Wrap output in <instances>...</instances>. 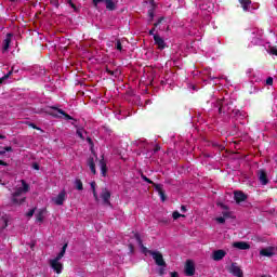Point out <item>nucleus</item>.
<instances>
[{
	"label": "nucleus",
	"instance_id": "obj_1",
	"mask_svg": "<svg viewBox=\"0 0 277 277\" xmlns=\"http://www.w3.org/2000/svg\"><path fill=\"white\" fill-rule=\"evenodd\" d=\"M22 186L23 187L16 188V190L12 194L13 205H23L25 202V200H27L26 197H23L21 199H18V198H19V196H23V194H27V192H29V184H27V182H25V180H22Z\"/></svg>",
	"mask_w": 277,
	"mask_h": 277
},
{
	"label": "nucleus",
	"instance_id": "obj_2",
	"mask_svg": "<svg viewBox=\"0 0 277 277\" xmlns=\"http://www.w3.org/2000/svg\"><path fill=\"white\" fill-rule=\"evenodd\" d=\"M230 105L233 102L226 100H217L215 103V107L219 109V114H230Z\"/></svg>",
	"mask_w": 277,
	"mask_h": 277
},
{
	"label": "nucleus",
	"instance_id": "obj_3",
	"mask_svg": "<svg viewBox=\"0 0 277 277\" xmlns=\"http://www.w3.org/2000/svg\"><path fill=\"white\" fill-rule=\"evenodd\" d=\"M92 3L96 10H98V3H105L108 12H114L116 10V2L114 0H92Z\"/></svg>",
	"mask_w": 277,
	"mask_h": 277
},
{
	"label": "nucleus",
	"instance_id": "obj_4",
	"mask_svg": "<svg viewBox=\"0 0 277 277\" xmlns=\"http://www.w3.org/2000/svg\"><path fill=\"white\" fill-rule=\"evenodd\" d=\"M150 256H153L156 265L158 267H166V260H163V254L159 251H149Z\"/></svg>",
	"mask_w": 277,
	"mask_h": 277
},
{
	"label": "nucleus",
	"instance_id": "obj_5",
	"mask_svg": "<svg viewBox=\"0 0 277 277\" xmlns=\"http://www.w3.org/2000/svg\"><path fill=\"white\" fill-rule=\"evenodd\" d=\"M52 202H54L56 207H62V205L66 202V190H61L56 197L52 198Z\"/></svg>",
	"mask_w": 277,
	"mask_h": 277
},
{
	"label": "nucleus",
	"instance_id": "obj_6",
	"mask_svg": "<svg viewBox=\"0 0 277 277\" xmlns=\"http://www.w3.org/2000/svg\"><path fill=\"white\" fill-rule=\"evenodd\" d=\"M154 44H156L159 51H163V49L168 48L166 40H163V38H161L159 35H154Z\"/></svg>",
	"mask_w": 277,
	"mask_h": 277
},
{
	"label": "nucleus",
	"instance_id": "obj_7",
	"mask_svg": "<svg viewBox=\"0 0 277 277\" xmlns=\"http://www.w3.org/2000/svg\"><path fill=\"white\" fill-rule=\"evenodd\" d=\"M185 274H186V276H194V274H196V265L194 264V261H192V260L186 261Z\"/></svg>",
	"mask_w": 277,
	"mask_h": 277
},
{
	"label": "nucleus",
	"instance_id": "obj_8",
	"mask_svg": "<svg viewBox=\"0 0 277 277\" xmlns=\"http://www.w3.org/2000/svg\"><path fill=\"white\" fill-rule=\"evenodd\" d=\"M101 198L104 205L111 207V201H109L111 199V193L107 188L102 189Z\"/></svg>",
	"mask_w": 277,
	"mask_h": 277
},
{
	"label": "nucleus",
	"instance_id": "obj_9",
	"mask_svg": "<svg viewBox=\"0 0 277 277\" xmlns=\"http://www.w3.org/2000/svg\"><path fill=\"white\" fill-rule=\"evenodd\" d=\"M258 179L261 185H267L269 183V177H267V171H265V169H260L258 171Z\"/></svg>",
	"mask_w": 277,
	"mask_h": 277
},
{
	"label": "nucleus",
	"instance_id": "obj_10",
	"mask_svg": "<svg viewBox=\"0 0 277 277\" xmlns=\"http://www.w3.org/2000/svg\"><path fill=\"white\" fill-rule=\"evenodd\" d=\"M234 200H236L237 205H241V202H246L248 200V195L241 190H236L234 192Z\"/></svg>",
	"mask_w": 277,
	"mask_h": 277
},
{
	"label": "nucleus",
	"instance_id": "obj_11",
	"mask_svg": "<svg viewBox=\"0 0 277 277\" xmlns=\"http://www.w3.org/2000/svg\"><path fill=\"white\" fill-rule=\"evenodd\" d=\"M12 32H8L5 39L2 42V53H5L10 50V44H12V38H13Z\"/></svg>",
	"mask_w": 277,
	"mask_h": 277
},
{
	"label": "nucleus",
	"instance_id": "obj_12",
	"mask_svg": "<svg viewBox=\"0 0 277 277\" xmlns=\"http://www.w3.org/2000/svg\"><path fill=\"white\" fill-rule=\"evenodd\" d=\"M134 239H136V242L142 249L143 254H150V252H153V250H148V248L144 246V242L142 241V237L140 236V233L134 234Z\"/></svg>",
	"mask_w": 277,
	"mask_h": 277
},
{
	"label": "nucleus",
	"instance_id": "obj_13",
	"mask_svg": "<svg viewBox=\"0 0 277 277\" xmlns=\"http://www.w3.org/2000/svg\"><path fill=\"white\" fill-rule=\"evenodd\" d=\"M274 247H266L260 250V256H266L267 259H272L276 254Z\"/></svg>",
	"mask_w": 277,
	"mask_h": 277
},
{
	"label": "nucleus",
	"instance_id": "obj_14",
	"mask_svg": "<svg viewBox=\"0 0 277 277\" xmlns=\"http://www.w3.org/2000/svg\"><path fill=\"white\" fill-rule=\"evenodd\" d=\"M50 267H52L56 274H62V271L64 269V264H62L57 260H50Z\"/></svg>",
	"mask_w": 277,
	"mask_h": 277
},
{
	"label": "nucleus",
	"instance_id": "obj_15",
	"mask_svg": "<svg viewBox=\"0 0 277 277\" xmlns=\"http://www.w3.org/2000/svg\"><path fill=\"white\" fill-rule=\"evenodd\" d=\"M154 188L156 189V192L160 196L162 202H166L168 197L166 196V190H163V185H161V184H154Z\"/></svg>",
	"mask_w": 277,
	"mask_h": 277
},
{
	"label": "nucleus",
	"instance_id": "obj_16",
	"mask_svg": "<svg viewBox=\"0 0 277 277\" xmlns=\"http://www.w3.org/2000/svg\"><path fill=\"white\" fill-rule=\"evenodd\" d=\"M229 272H230V274H233V276L243 277V271H241V268L239 266H237L236 263L232 264Z\"/></svg>",
	"mask_w": 277,
	"mask_h": 277
},
{
	"label": "nucleus",
	"instance_id": "obj_17",
	"mask_svg": "<svg viewBox=\"0 0 277 277\" xmlns=\"http://www.w3.org/2000/svg\"><path fill=\"white\" fill-rule=\"evenodd\" d=\"M226 256V251L220 249L212 252V260L213 261H222Z\"/></svg>",
	"mask_w": 277,
	"mask_h": 277
},
{
	"label": "nucleus",
	"instance_id": "obj_18",
	"mask_svg": "<svg viewBox=\"0 0 277 277\" xmlns=\"http://www.w3.org/2000/svg\"><path fill=\"white\" fill-rule=\"evenodd\" d=\"M234 248H237L238 250H250V243L246 241H237L233 243Z\"/></svg>",
	"mask_w": 277,
	"mask_h": 277
},
{
	"label": "nucleus",
	"instance_id": "obj_19",
	"mask_svg": "<svg viewBox=\"0 0 277 277\" xmlns=\"http://www.w3.org/2000/svg\"><path fill=\"white\" fill-rule=\"evenodd\" d=\"M100 168H101V176H107V162H105V158L102 156L100 160Z\"/></svg>",
	"mask_w": 277,
	"mask_h": 277
},
{
	"label": "nucleus",
	"instance_id": "obj_20",
	"mask_svg": "<svg viewBox=\"0 0 277 277\" xmlns=\"http://www.w3.org/2000/svg\"><path fill=\"white\" fill-rule=\"evenodd\" d=\"M51 109H54L55 111H57L58 114L64 116V118H66L67 120H76L75 118H72V116L68 115V113L64 111L62 108H57L56 106H52Z\"/></svg>",
	"mask_w": 277,
	"mask_h": 277
},
{
	"label": "nucleus",
	"instance_id": "obj_21",
	"mask_svg": "<svg viewBox=\"0 0 277 277\" xmlns=\"http://www.w3.org/2000/svg\"><path fill=\"white\" fill-rule=\"evenodd\" d=\"M151 8L148 10L147 14L149 16V23H153V19L155 18V0H150Z\"/></svg>",
	"mask_w": 277,
	"mask_h": 277
},
{
	"label": "nucleus",
	"instance_id": "obj_22",
	"mask_svg": "<svg viewBox=\"0 0 277 277\" xmlns=\"http://www.w3.org/2000/svg\"><path fill=\"white\" fill-rule=\"evenodd\" d=\"M68 248V243H65L62 247V250L60 251V253L56 255L55 259H53L54 261H62V259H64V254H66V249Z\"/></svg>",
	"mask_w": 277,
	"mask_h": 277
},
{
	"label": "nucleus",
	"instance_id": "obj_23",
	"mask_svg": "<svg viewBox=\"0 0 277 277\" xmlns=\"http://www.w3.org/2000/svg\"><path fill=\"white\" fill-rule=\"evenodd\" d=\"M239 3L245 12H248V8L252 5V0H239Z\"/></svg>",
	"mask_w": 277,
	"mask_h": 277
},
{
	"label": "nucleus",
	"instance_id": "obj_24",
	"mask_svg": "<svg viewBox=\"0 0 277 277\" xmlns=\"http://www.w3.org/2000/svg\"><path fill=\"white\" fill-rule=\"evenodd\" d=\"M88 166H89L92 174H96V163L94 162V159L92 157H90L88 159Z\"/></svg>",
	"mask_w": 277,
	"mask_h": 277
},
{
	"label": "nucleus",
	"instance_id": "obj_25",
	"mask_svg": "<svg viewBox=\"0 0 277 277\" xmlns=\"http://www.w3.org/2000/svg\"><path fill=\"white\" fill-rule=\"evenodd\" d=\"M141 179L145 183H148L149 185H153V187H155V185H157V183L153 182V180L148 179L145 174H141Z\"/></svg>",
	"mask_w": 277,
	"mask_h": 277
},
{
	"label": "nucleus",
	"instance_id": "obj_26",
	"mask_svg": "<svg viewBox=\"0 0 277 277\" xmlns=\"http://www.w3.org/2000/svg\"><path fill=\"white\" fill-rule=\"evenodd\" d=\"M36 220H37V222H44V210H40L36 214Z\"/></svg>",
	"mask_w": 277,
	"mask_h": 277
},
{
	"label": "nucleus",
	"instance_id": "obj_27",
	"mask_svg": "<svg viewBox=\"0 0 277 277\" xmlns=\"http://www.w3.org/2000/svg\"><path fill=\"white\" fill-rule=\"evenodd\" d=\"M232 115L234 116V118H243V113H241V110L239 109H233L232 110Z\"/></svg>",
	"mask_w": 277,
	"mask_h": 277
},
{
	"label": "nucleus",
	"instance_id": "obj_28",
	"mask_svg": "<svg viewBox=\"0 0 277 277\" xmlns=\"http://www.w3.org/2000/svg\"><path fill=\"white\" fill-rule=\"evenodd\" d=\"M75 185H76V189H78V192H82V189H83V182H81V180L77 179L75 181Z\"/></svg>",
	"mask_w": 277,
	"mask_h": 277
},
{
	"label": "nucleus",
	"instance_id": "obj_29",
	"mask_svg": "<svg viewBox=\"0 0 277 277\" xmlns=\"http://www.w3.org/2000/svg\"><path fill=\"white\" fill-rule=\"evenodd\" d=\"M172 217H173V220H179V217H185V214H181V213H179V211H174L172 213Z\"/></svg>",
	"mask_w": 277,
	"mask_h": 277
},
{
	"label": "nucleus",
	"instance_id": "obj_30",
	"mask_svg": "<svg viewBox=\"0 0 277 277\" xmlns=\"http://www.w3.org/2000/svg\"><path fill=\"white\" fill-rule=\"evenodd\" d=\"M116 49L117 51L122 52V42L120 41V39L116 40Z\"/></svg>",
	"mask_w": 277,
	"mask_h": 277
},
{
	"label": "nucleus",
	"instance_id": "obj_31",
	"mask_svg": "<svg viewBox=\"0 0 277 277\" xmlns=\"http://www.w3.org/2000/svg\"><path fill=\"white\" fill-rule=\"evenodd\" d=\"M76 133H77L78 137H80V140H82V141L85 140V136H83V130L77 129Z\"/></svg>",
	"mask_w": 277,
	"mask_h": 277
},
{
	"label": "nucleus",
	"instance_id": "obj_32",
	"mask_svg": "<svg viewBox=\"0 0 277 277\" xmlns=\"http://www.w3.org/2000/svg\"><path fill=\"white\" fill-rule=\"evenodd\" d=\"M222 215H223V217H224L225 220H228V219L233 217V213L229 212V211L223 212Z\"/></svg>",
	"mask_w": 277,
	"mask_h": 277
},
{
	"label": "nucleus",
	"instance_id": "obj_33",
	"mask_svg": "<svg viewBox=\"0 0 277 277\" xmlns=\"http://www.w3.org/2000/svg\"><path fill=\"white\" fill-rule=\"evenodd\" d=\"M34 213H36V208L30 209V210L26 213V217H34Z\"/></svg>",
	"mask_w": 277,
	"mask_h": 277
},
{
	"label": "nucleus",
	"instance_id": "obj_34",
	"mask_svg": "<svg viewBox=\"0 0 277 277\" xmlns=\"http://www.w3.org/2000/svg\"><path fill=\"white\" fill-rule=\"evenodd\" d=\"M51 5H54V8L60 9V0H51Z\"/></svg>",
	"mask_w": 277,
	"mask_h": 277
},
{
	"label": "nucleus",
	"instance_id": "obj_35",
	"mask_svg": "<svg viewBox=\"0 0 277 277\" xmlns=\"http://www.w3.org/2000/svg\"><path fill=\"white\" fill-rule=\"evenodd\" d=\"M163 21H166V17L161 16L155 24H154V27H159V25L161 23H163Z\"/></svg>",
	"mask_w": 277,
	"mask_h": 277
},
{
	"label": "nucleus",
	"instance_id": "obj_36",
	"mask_svg": "<svg viewBox=\"0 0 277 277\" xmlns=\"http://www.w3.org/2000/svg\"><path fill=\"white\" fill-rule=\"evenodd\" d=\"M12 75V70H10L8 74H5L0 80H2V83L6 80L10 79V76Z\"/></svg>",
	"mask_w": 277,
	"mask_h": 277
},
{
	"label": "nucleus",
	"instance_id": "obj_37",
	"mask_svg": "<svg viewBox=\"0 0 277 277\" xmlns=\"http://www.w3.org/2000/svg\"><path fill=\"white\" fill-rule=\"evenodd\" d=\"M216 222L219 224H225L226 223V219L224 216H219V217H216Z\"/></svg>",
	"mask_w": 277,
	"mask_h": 277
},
{
	"label": "nucleus",
	"instance_id": "obj_38",
	"mask_svg": "<svg viewBox=\"0 0 277 277\" xmlns=\"http://www.w3.org/2000/svg\"><path fill=\"white\" fill-rule=\"evenodd\" d=\"M266 85H274V78L268 77V78L266 79Z\"/></svg>",
	"mask_w": 277,
	"mask_h": 277
},
{
	"label": "nucleus",
	"instance_id": "obj_39",
	"mask_svg": "<svg viewBox=\"0 0 277 277\" xmlns=\"http://www.w3.org/2000/svg\"><path fill=\"white\" fill-rule=\"evenodd\" d=\"M156 29H157V27H153L150 30H149V36H159V34H155V31H156Z\"/></svg>",
	"mask_w": 277,
	"mask_h": 277
},
{
	"label": "nucleus",
	"instance_id": "obj_40",
	"mask_svg": "<svg viewBox=\"0 0 277 277\" xmlns=\"http://www.w3.org/2000/svg\"><path fill=\"white\" fill-rule=\"evenodd\" d=\"M67 3L70 5V8H72V10H77V5L72 3V0H67Z\"/></svg>",
	"mask_w": 277,
	"mask_h": 277
},
{
	"label": "nucleus",
	"instance_id": "obj_41",
	"mask_svg": "<svg viewBox=\"0 0 277 277\" xmlns=\"http://www.w3.org/2000/svg\"><path fill=\"white\" fill-rule=\"evenodd\" d=\"M4 153H12L14 149L12 148V146H5L3 147Z\"/></svg>",
	"mask_w": 277,
	"mask_h": 277
},
{
	"label": "nucleus",
	"instance_id": "obj_42",
	"mask_svg": "<svg viewBox=\"0 0 277 277\" xmlns=\"http://www.w3.org/2000/svg\"><path fill=\"white\" fill-rule=\"evenodd\" d=\"M3 226L2 228H8V217H2Z\"/></svg>",
	"mask_w": 277,
	"mask_h": 277
},
{
	"label": "nucleus",
	"instance_id": "obj_43",
	"mask_svg": "<svg viewBox=\"0 0 277 277\" xmlns=\"http://www.w3.org/2000/svg\"><path fill=\"white\" fill-rule=\"evenodd\" d=\"M87 142L90 144V146H94V141H92V137L88 136Z\"/></svg>",
	"mask_w": 277,
	"mask_h": 277
},
{
	"label": "nucleus",
	"instance_id": "obj_44",
	"mask_svg": "<svg viewBox=\"0 0 277 277\" xmlns=\"http://www.w3.org/2000/svg\"><path fill=\"white\" fill-rule=\"evenodd\" d=\"M91 189L92 192H96V182L91 183Z\"/></svg>",
	"mask_w": 277,
	"mask_h": 277
},
{
	"label": "nucleus",
	"instance_id": "obj_45",
	"mask_svg": "<svg viewBox=\"0 0 277 277\" xmlns=\"http://www.w3.org/2000/svg\"><path fill=\"white\" fill-rule=\"evenodd\" d=\"M92 192H93V197L95 201L98 202V194L96 193V190H92Z\"/></svg>",
	"mask_w": 277,
	"mask_h": 277
},
{
	"label": "nucleus",
	"instance_id": "obj_46",
	"mask_svg": "<svg viewBox=\"0 0 277 277\" xmlns=\"http://www.w3.org/2000/svg\"><path fill=\"white\" fill-rule=\"evenodd\" d=\"M271 53H272V55H276L277 56V49L276 48H272L271 49Z\"/></svg>",
	"mask_w": 277,
	"mask_h": 277
},
{
	"label": "nucleus",
	"instance_id": "obj_47",
	"mask_svg": "<svg viewBox=\"0 0 277 277\" xmlns=\"http://www.w3.org/2000/svg\"><path fill=\"white\" fill-rule=\"evenodd\" d=\"M106 72L107 75H110L111 77H114V70L106 68Z\"/></svg>",
	"mask_w": 277,
	"mask_h": 277
},
{
	"label": "nucleus",
	"instance_id": "obj_48",
	"mask_svg": "<svg viewBox=\"0 0 277 277\" xmlns=\"http://www.w3.org/2000/svg\"><path fill=\"white\" fill-rule=\"evenodd\" d=\"M181 211H182V213H187V207L186 206H181Z\"/></svg>",
	"mask_w": 277,
	"mask_h": 277
},
{
	"label": "nucleus",
	"instance_id": "obj_49",
	"mask_svg": "<svg viewBox=\"0 0 277 277\" xmlns=\"http://www.w3.org/2000/svg\"><path fill=\"white\" fill-rule=\"evenodd\" d=\"M32 168H34L35 170H40V166H39L38 163H34V164H32Z\"/></svg>",
	"mask_w": 277,
	"mask_h": 277
},
{
	"label": "nucleus",
	"instance_id": "obj_50",
	"mask_svg": "<svg viewBox=\"0 0 277 277\" xmlns=\"http://www.w3.org/2000/svg\"><path fill=\"white\" fill-rule=\"evenodd\" d=\"M159 150H161V147H159V146H156V147L154 148V153H159Z\"/></svg>",
	"mask_w": 277,
	"mask_h": 277
},
{
	"label": "nucleus",
	"instance_id": "obj_51",
	"mask_svg": "<svg viewBox=\"0 0 277 277\" xmlns=\"http://www.w3.org/2000/svg\"><path fill=\"white\" fill-rule=\"evenodd\" d=\"M0 166L8 167V162H5V161H3V160H0Z\"/></svg>",
	"mask_w": 277,
	"mask_h": 277
},
{
	"label": "nucleus",
	"instance_id": "obj_52",
	"mask_svg": "<svg viewBox=\"0 0 277 277\" xmlns=\"http://www.w3.org/2000/svg\"><path fill=\"white\" fill-rule=\"evenodd\" d=\"M129 249H130V252H133V250H134L133 245H129Z\"/></svg>",
	"mask_w": 277,
	"mask_h": 277
},
{
	"label": "nucleus",
	"instance_id": "obj_53",
	"mask_svg": "<svg viewBox=\"0 0 277 277\" xmlns=\"http://www.w3.org/2000/svg\"><path fill=\"white\" fill-rule=\"evenodd\" d=\"M0 155H5V149H3V147H2V149L0 150Z\"/></svg>",
	"mask_w": 277,
	"mask_h": 277
},
{
	"label": "nucleus",
	"instance_id": "obj_54",
	"mask_svg": "<svg viewBox=\"0 0 277 277\" xmlns=\"http://www.w3.org/2000/svg\"><path fill=\"white\" fill-rule=\"evenodd\" d=\"M32 129L39 130L40 128L36 127V124L31 123Z\"/></svg>",
	"mask_w": 277,
	"mask_h": 277
},
{
	"label": "nucleus",
	"instance_id": "obj_55",
	"mask_svg": "<svg viewBox=\"0 0 277 277\" xmlns=\"http://www.w3.org/2000/svg\"><path fill=\"white\" fill-rule=\"evenodd\" d=\"M0 140H5V135L0 134Z\"/></svg>",
	"mask_w": 277,
	"mask_h": 277
},
{
	"label": "nucleus",
	"instance_id": "obj_56",
	"mask_svg": "<svg viewBox=\"0 0 277 277\" xmlns=\"http://www.w3.org/2000/svg\"><path fill=\"white\" fill-rule=\"evenodd\" d=\"M221 207H223V209L228 210L227 206L221 205Z\"/></svg>",
	"mask_w": 277,
	"mask_h": 277
},
{
	"label": "nucleus",
	"instance_id": "obj_57",
	"mask_svg": "<svg viewBox=\"0 0 277 277\" xmlns=\"http://www.w3.org/2000/svg\"><path fill=\"white\" fill-rule=\"evenodd\" d=\"M1 83H3L2 80H0V85H1Z\"/></svg>",
	"mask_w": 277,
	"mask_h": 277
}]
</instances>
